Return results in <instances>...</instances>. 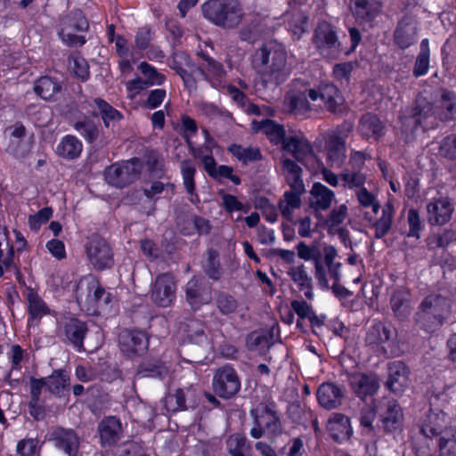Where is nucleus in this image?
<instances>
[{
  "label": "nucleus",
  "mask_w": 456,
  "mask_h": 456,
  "mask_svg": "<svg viewBox=\"0 0 456 456\" xmlns=\"http://www.w3.org/2000/svg\"><path fill=\"white\" fill-rule=\"evenodd\" d=\"M251 62L257 73L273 76L284 68L285 53L275 42H268L255 51Z\"/></svg>",
  "instance_id": "obj_4"
},
{
  "label": "nucleus",
  "mask_w": 456,
  "mask_h": 456,
  "mask_svg": "<svg viewBox=\"0 0 456 456\" xmlns=\"http://www.w3.org/2000/svg\"><path fill=\"white\" fill-rule=\"evenodd\" d=\"M418 22L415 16L405 13L397 22L393 35L394 44L401 50L410 48L418 40Z\"/></svg>",
  "instance_id": "obj_15"
},
{
  "label": "nucleus",
  "mask_w": 456,
  "mask_h": 456,
  "mask_svg": "<svg viewBox=\"0 0 456 456\" xmlns=\"http://www.w3.org/2000/svg\"><path fill=\"white\" fill-rule=\"evenodd\" d=\"M350 386L354 393L363 400L377 393L379 383L374 374L356 373L350 378Z\"/></svg>",
  "instance_id": "obj_34"
},
{
  "label": "nucleus",
  "mask_w": 456,
  "mask_h": 456,
  "mask_svg": "<svg viewBox=\"0 0 456 456\" xmlns=\"http://www.w3.org/2000/svg\"><path fill=\"white\" fill-rule=\"evenodd\" d=\"M180 170L186 191L193 195L195 191L194 175L196 174L195 164L191 159H184L180 163Z\"/></svg>",
  "instance_id": "obj_57"
},
{
  "label": "nucleus",
  "mask_w": 456,
  "mask_h": 456,
  "mask_svg": "<svg viewBox=\"0 0 456 456\" xmlns=\"http://www.w3.org/2000/svg\"><path fill=\"white\" fill-rule=\"evenodd\" d=\"M227 150L245 166L249 162L256 161L261 159L260 151L256 147H242L240 144L233 143L230 145Z\"/></svg>",
  "instance_id": "obj_51"
},
{
  "label": "nucleus",
  "mask_w": 456,
  "mask_h": 456,
  "mask_svg": "<svg viewBox=\"0 0 456 456\" xmlns=\"http://www.w3.org/2000/svg\"><path fill=\"white\" fill-rule=\"evenodd\" d=\"M255 422L262 426L271 436L281 434V423L275 412L267 407H257L251 411Z\"/></svg>",
  "instance_id": "obj_40"
},
{
  "label": "nucleus",
  "mask_w": 456,
  "mask_h": 456,
  "mask_svg": "<svg viewBox=\"0 0 456 456\" xmlns=\"http://www.w3.org/2000/svg\"><path fill=\"white\" fill-rule=\"evenodd\" d=\"M338 256L337 249L331 245L325 247V263L326 272L330 278L333 280V285L330 287L336 297L345 298L349 295V291L339 283L341 278L342 264L336 261Z\"/></svg>",
  "instance_id": "obj_22"
},
{
  "label": "nucleus",
  "mask_w": 456,
  "mask_h": 456,
  "mask_svg": "<svg viewBox=\"0 0 456 456\" xmlns=\"http://www.w3.org/2000/svg\"><path fill=\"white\" fill-rule=\"evenodd\" d=\"M82 151V142L72 134L63 136L56 146V154L69 160L77 159L81 155Z\"/></svg>",
  "instance_id": "obj_42"
},
{
  "label": "nucleus",
  "mask_w": 456,
  "mask_h": 456,
  "mask_svg": "<svg viewBox=\"0 0 456 456\" xmlns=\"http://www.w3.org/2000/svg\"><path fill=\"white\" fill-rule=\"evenodd\" d=\"M392 331L390 327L381 322L373 323L367 330L365 343L370 346H379L390 340Z\"/></svg>",
  "instance_id": "obj_44"
},
{
  "label": "nucleus",
  "mask_w": 456,
  "mask_h": 456,
  "mask_svg": "<svg viewBox=\"0 0 456 456\" xmlns=\"http://www.w3.org/2000/svg\"><path fill=\"white\" fill-rule=\"evenodd\" d=\"M77 302L86 307V310L95 314L97 309L109 305L111 295L107 292L93 275L82 277L75 289Z\"/></svg>",
  "instance_id": "obj_3"
},
{
  "label": "nucleus",
  "mask_w": 456,
  "mask_h": 456,
  "mask_svg": "<svg viewBox=\"0 0 456 456\" xmlns=\"http://www.w3.org/2000/svg\"><path fill=\"white\" fill-rule=\"evenodd\" d=\"M162 402L167 412H177L194 409L199 403V397L195 388L189 386L168 392Z\"/></svg>",
  "instance_id": "obj_13"
},
{
  "label": "nucleus",
  "mask_w": 456,
  "mask_h": 456,
  "mask_svg": "<svg viewBox=\"0 0 456 456\" xmlns=\"http://www.w3.org/2000/svg\"><path fill=\"white\" fill-rule=\"evenodd\" d=\"M429 67V48H428V40L423 39L420 43V51L417 56L415 61L414 68H413V76L415 77H421L425 75Z\"/></svg>",
  "instance_id": "obj_54"
},
{
  "label": "nucleus",
  "mask_w": 456,
  "mask_h": 456,
  "mask_svg": "<svg viewBox=\"0 0 456 456\" xmlns=\"http://www.w3.org/2000/svg\"><path fill=\"white\" fill-rule=\"evenodd\" d=\"M204 134L206 135L207 141H208V143H205L204 145L198 148H193L192 155L194 156L195 159H198L201 161L206 171L208 167V161L215 160V159L213 157L211 145L212 143H214V142L210 140L209 134L207 130H204Z\"/></svg>",
  "instance_id": "obj_61"
},
{
  "label": "nucleus",
  "mask_w": 456,
  "mask_h": 456,
  "mask_svg": "<svg viewBox=\"0 0 456 456\" xmlns=\"http://www.w3.org/2000/svg\"><path fill=\"white\" fill-rule=\"evenodd\" d=\"M279 335L280 328L276 325H273L268 331L264 330L253 331L247 338V347L252 352L264 354Z\"/></svg>",
  "instance_id": "obj_27"
},
{
  "label": "nucleus",
  "mask_w": 456,
  "mask_h": 456,
  "mask_svg": "<svg viewBox=\"0 0 456 456\" xmlns=\"http://www.w3.org/2000/svg\"><path fill=\"white\" fill-rule=\"evenodd\" d=\"M407 224L409 231L406 236L419 240L420 238V232L424 229V224L417 209H409L407 214Z\"/></svg>",
  "instance_id": "obj_60"
},
{
  "label": "nucleus",
  "mask_w": 456,
  "mask_h": 456,
  "mask_svg": "<svg viewBox=\"0 0 456 456\" xmlns=\"http://www.w3.org/2000/svg\"><path fill=\"white\" fill-rule=\"evenodd\" d=\"M433 104L442 122L452 120L456 116L455 93L442 88L439 91V98Z\"/></svg>",
  "instance_id": "obj_37"
},
{
  "label": "nucleus",
  "mask_w": 456,
  "mask_h": 456,
  "mask_svg": "<svg viewBox=\"0 0 456 456\" xmlns=\"http://www.w3.org/2000/svg\"><path fill=\"white\" fill-rule=\"evenodd\" d=\"M452 300L440 290L428 294L414 314L415 323L423 330L434 332L448 319L452 313Z\"/></svg>",
  "instance_id": "obj_1"
},
{
  "label": "nucleus",
  "mask_w": 456,
  "mask_h": 456,
  "mask_svg": "<svg viewBox=\"0 0 456 456\" xmlns=\"http://www.w3.org/2000/svg\"><path fill=\"white\" fill-rule=\"evenodd\" d=\"M302 171L297 163L287 159V184L290 187L287 191V221H289V208H298L301 206L300 197L305 192Z\"/></svg>",
  "instance_id": "obj_11"
},
{
  "label": "nucleus",
  "mask_w": 456,
  "mask_h": 456,
  "mask_svg": "<svg viewBox=\"0 0 456 456\" xmlns=\"http://www.w3.org/2000/svg\"><path fill=\"white\" fill-rule=\"evenodd\" d=\"M342 185L347 189H358L363 188L366 182V175L358 170L345 169L339 174Z\"/></svg>",
  "instance_id": "obj_55"
},
{
  "label": "nucleus",
  "mask_w": 456,
  "mask_h": 456,
  "mask_svg": "<svg viewBox=\"0 0 456 456\" xmlns=\"http://www.w3.org/2000/svg\"><path fill=\"white\" fill-rule=\"evenodd\" d=\"M185 294L186 300L194 310L199 309L203 305L208 304L212 300L210 288L196 278L187 282Z\"/></svg>",
  "instance_id": "obj_31"
},
{
  "label": "nucleus",
  "mask_w": 456,
  "mask_h": 456,
  "mask_svg": "<svg viewBox=\"0 0 456 456\" xmlns=\"http://www.w3.org/2000/svg\"><path fill=\"white\" fill-rule=\"evenodd\" d=\"M169 66L181 77L187 90H196L198 66L188 54L183 52L175 53Z\"/></svg>",
  "instance_id": "obj_17"
},
{
  "label": "nucleus",
  "mask_w": 456,
  "mask_h": 456,
  "mask_svg": "<svg viewBox=\"0 0 456 456\" xmlns=\"http://www.w3.org/2000/svg\"><path fill=\"white\" fill-rule=\"evenodd\" d=\"M70 70L82 81L89 77V66L86 60L79 54H72L69 58Z\"/></svg>",
  "instance_id": "obj_59"
},
{
  "label": "nucleus",
  "mask_w": 456,
  "mask_h": 456,
  "mask_svg": "<svg viewBox=\"0 0 456 456\" xmlns=\"http://www.w3.org/2000/svg\"><path fill=\"white\" fill-rule=\"evenodd\" d=\"M439 456H456V428L445 431L439 438Z\"/></svg>",
  "instance_id": "obj_58"
},
{
  "label": "nucleus",
  "mask_w": 456,
  "mask_h": 456,
  "mask_svg": "<svg viewBox=\"0 0 456 456\" xmlns=\"http://www.w3.org/2000/svg\"><path fill=\"white\" fill-rule=\"evenodd\" d=\"M201 57L207 61V64L203 67L198 66L197 77H202L215 89L224 88L226 71L223 64L208 55L202 54Z\"/></svg>",
  "instance_id": "obj_25"
},
{
  "label": "nucleus",
  "mask_w": 456,
  "mask_h": 456,
  "mask_svg": "<svg viewBox=\"0 0 456 456\" xmlns=\"http://www.w3.org/2000/svg\"><path fill=\"white\" fill-rule=\"evenodd\" d=\"M72 126L89 143L96 141L99 136L98 126L88 117L84 116L74 121Z\"/></svg>",
  "instance_id": "obj_50"
},
{
  "label": "nucleus",
  "mask_w": 456,
  "mask_h": 456,
  "mask_svg": "<svg viewBox=\"0 0 456 456\" xmlns=\"http://www.w3.org/2000/svg\"><path fill=\"white\" fill-rule=\"evenodd\" d=\"M26 299L28 304V325L35 319H40L49 312L48 307L38 294L32 289H28L26 291Z\"/></svg>",
  "instance_id": "obj_46"
},
{
  "label": "nucleus",
  "mask_w": 456,
  "mask_h": 456,
  "mask_svg": "<svg viewBox=\"0 0 456 456\" xmlns=\"http://www.w3.org/2000/svg\"><path fill=\"white\" fill-rule=\"evenodd\" d=\"M205 272L209 278L218 280L221 276L219 254L214 249L208 251V259L205 265Z\"/></svg>",
  "instance_id": "obj_63"
},
{
  "label": "nucleus",
  "mask_w": 456,
  "mask_h": 456,
  "mask_svg": "<svg viewBox=\"0 0 456 456\" xmlns=\"http://www.w3.org/2000/svg\"><path fill=\"white\" fill-rule=\"evenodd\" d=\"M383 428L386 432L391 433L399 430L403 425V414L397 401L387 399L379 413Z\"/></svg>",
  "instance_id": "obj_28"
},
{
  "label": "nucleus",
  "mask_w": 456,
  "mask_h": 456,
  "mask_svg": "<svg viewBox=\"0 0 456 456\" xmlns=\"http://www.w3.org/2000/svg\"><path fill=\"white\" fill-rule=\"evenodd\" d=\"M139 69L145 77V82L149 86L162 85L166 79L165 76L159 73L153 66L142 61L139 65Z\"/></svg>",
  "instance_id": "obj_62"
},
{
  "label": "nucleus",
  "mask_w": 456,
  "mask_h": 456,
  "mask_svg": "<svg viewBox=\"0 0 456 456\" xmlns=\"http://www.w3.org/2000/svg\"><path fill=\"white\" fill-rule=\"evenodd\" d=\"M401 119L403 124L412 125L414 129L421 127L425 131L436 128L441 121L434 104L424 97H418L409 116Z\"/></svg>",
  "instance_id": "obj_6"
},
{
  "label": "nucleus",
  "mask_w": 456,
  "mask_h": 456,
  "mask_svg": "<svg viewBox=\"0 0 456 456\" xmlns=\"http://www.w3.org/2000/svg\"><path fill=\"white\" fill-rule=\"evenodd\" d=\"M297 254L300 259L305 261L313 260L314 264V276L318 285L322 289H330V284L327 278L325 263V247L322 252L316 246H308L305 241L297 243Z\"/></svg>",
  "instance_id": "obj_10"
},
{
  "label": "nucleus",
  "mask_w": 456,
  "mask_h": 456,
  "mask_svg": "<svg viewBox=\"0 0 456 456\" xmlns=\"http://www.w3.org/2000/svg\"><path fill=\"white\" fill-rule=\"evenodd\" d=\"M93 103L98 110V112L94 113V116L100 115L106 127L114 126L117 122L123 118L121 112L113 108L103 99L94 98L93 100Z\"/></svg>",
  "instance_id": "obj_45"
},
{
  "label": "nucleus",
  "mask_w": 456,
  "mask_h": 456,
  "mask_svg": "<svg viewBox=\"0 0 456 456\" xmlns=\"http://www.w3.org/2000/svg\"><path fill=\"white\" fill-rule=\"evenodd\" d=\"M318 403L326 410H334L342 405L345 399V387L333 382H324L316 393Z\"/></svg>",
  "instance_id": "obj_23"
},
{
  "label": "nucleus",
  "mask_w": 456,
  "mask_h": 456,
  "mask_svg": "<svg viewBox=\"0 0 456 456\" xmlns=\"http://www.w3.org/2000/svg\"><path fill=\"white\" fill-rule=\"evenodd\" d=\"M251 130L254 133L263 132L273 144L285 151V129L282 125L268 118L262 121L253 120Z\"/></svg>",
  "instance_id": "obj_29"
},
{
  "label": "nucleus",
  "mask_w": 456,
  "mask_h": 456,
  "mask_svg": "<svg viewBox=\"0 0 456 456\" xmlns=\"http://www.w3.org/2000/svg\"><path fill=\"white\" fill-rule=\"evenodd\" d=\"M202 12L207 20L224 28L237 27L244 16L237 0H208L203 4Z\"/></svg>",
  "instance_id": "obj_2"
},
{
  "label": "nucleus",
  "mask_w": 456,
  "mask_h": 456,
  "mask_svg": "<svg viewBox=\"0 0 456 456\" xmlns=\"http://www.w3.org/2000/svg\"><path fill=\"white\" fill-rule=\"evenodd\" d=\"M56 445L63 450L69 456H75L77 452L79 440L73 430L59 428L54 433Z\"/></svg>",
  "instance_id": "obj_43"
},
{
  "label": "nucleus",
  "mask_w": 456,
  "mask_h": 456,
  "mask_svg": "<svg viewBox=\"0 0 456 456\" xmlns=\"http://www.w3.org/2000/svg\"><path fill=\"white\" fill-rule=\"evenodd\" d=\"M287 273L294 284L290 286L292 293L298 290V292H304L307 299L314 298L312 277L309 276L303 264L290 266Z\"/></svg>",
  "instance_id": "obj_32"
},
{
  "label": "nucleus",
  "mask_w": 456,
  "mask_h": 456,
  "mask_svg": "<svg viewBox=\"0 0 456 456\" xmlns=\"http://www.w3.org/2000/svg\"><path fill=\"white\" fill-rule=\"evenodd\" d=\"M61 332L78 351H84V338L87 332L85 322L76 318H67L62 322Z\"/></svg>",
  "instance_id": "obj_33"
},
{
  "label": "nucleus",
  "mask_w": 456,
  "mask_h": 456,
  "mask_svg": "<svg viewBox=\"0 0 456 456\" xmlns=\"http://www.w3.org/2000/svg\"><path fill=\"white\" fill-rule=\"evenodd\" d=\"M306 87L297 93H292L289 95V112L297 117L305 116L311 110V105L306 98L308 95Z\"/></svg>",
  "instance_id": "obj_49"
},
{
  "label": "nucleus",
  "mask_w": 456,
  "mask_h": 456,
  "mask_svg": "<svg viewBox=\"0 0 456 456\" xmlns=\"http://www.w3.org/2000/svg\"><path fill=\"white\" fill-rule=\"evenodd\" d=\"M121 352L128 357L143 354L149 346L145 332L139 330H123L118 336Z\"/></svg>",
  "instance_id": "obj_19"
},
{
  "label": "nucleus",
  "mask_w": 456,
  "mask_h": 456,
  "mask_svg": "<svg viewBox=\"0 0 456 456\" xmlns=\"http://www.w3.org/2000/svg\"><path fill=\"white\" fill-rule=\"evenodd\" d=\"M327 428L336 442L347 440L353 434L349 418L342 413H333L328 421Z\"/></svg>",
  "instance_id": "obj_38"
},
{
  "label": "nucleus",
  "mask_w": 456,
  "mask_h": 456,
  "mask_svg": "<svg viewBox=\"0 0 456 456\" xmlns=\"http://www.w3.org/2000/svg\"><path fill=\"white\" fill-rule=\"evenodd\" d=\"M356 197L359 204L362 208H371L373 215H377L379 213L380 208L379 202L365 187L356 191Z\"/></svg>",
  "instance_id": "obj_64"
},
{
  "label": "nucleus",
  "mask_w": 456,
  "mask_h": 456,
  "mask_svg": "<svg viewBox=\"0 0 456 456\" xmlns=\"http://www.w3.org/2000/svg\"><path fill=\"white\" fill-rule=\"evenodd\" d=\"M86 251L88 260L95 269L102 270L112 266V249L103 238L98 235L90 237Z\"/></svg>",
  "instance_id": "obj_12"
},
{
  "label": "nucleus",
  "mask_w": 456,
  "mask_h": 456,
  "mask_svg": "<svg viewBox=\"0 0 456 456\" xmlns=\"http://www.w3.org/2000/svg\"><path fill=\"white\" fill-rule=\"evenodd\" d=\"M438 156L456 165V134H451L444 137L438 147Z\"/></svg>",
  "instance_id": "obj_56"
},
{
  "label": "nucleus",
  "mask_w": 456,
  "mask_h": 456,
  "mask_svg": "<svg viewBox=\"0 0 456 456\" xmlns=\"http://www.w3.org/2000/svg\"><path fill=\"white\" fill-rule=\"evenodd\" d=\"M100 443L103 447L115 445L122 437V424L118 418L109 416L98 424Z\"/></svg>",
  "instance_id": "obj_26"
},
{
  "label": "nucleus",
  "mask_w": 456,
  "mask_h": 456,
  "mask_svg": "<svg viewBox=\"0 0 456 456\" xmlns=\"http://www.w3.org/2000/svg\"><path fill=\"white\" fill-rule=\"evenodd\" d=\"M352 12L360 23L371 22L380 13L382 0H353Z\"/></svg>",
  "instance_id": "obj_36"
},
{
  "label": "nucleus",
  "mask_w": 456,
  "mask_h": 456,
  "mask_svg": "<svg viewBox=\"0 0 456 456\" xmlns=\"http://www.w3.org/2000/svg\"><path fill=\"white\" fill-rule=\"evenodd\" d=\"M88 28V21L82 12L75 10L61 20L59 36L69 46H81L86 43V38L84 36L76 35V32H85Z\"/></svg>",
  "instance_id": "obj_7"
},
{
  "label": "nucleus",
  "mask_w": 456,
  "mask_h": 456,
  "mask_svg": "<svg viewBox=\"0 0 456 456\" xmlns=\"http://www.w3.org/2000/svg\"><path fill=\"white\" fill-rule=\"evenodd\" d=\"M394 214L393 205L387 202L382 209V216L373 223L376 239H381L388 233L392 226Z\"/></svg>",
  "instance_id": "obj_48"
},
{
  "label": "nucleus",
  "mask_w": 456,
  "mask_h": 456,
  "mask_svg": "<svg viewBox=\"0 0 456 456\" xmlns=\"http://www.w3.org/2000/svg\"><path fill=\"white\" fill-rule=\"evenodd\" d=\"M35 93L44 100H53L61 92V86L50 77H42L37 80Z\"/></svg>",
  "instance_id": "obj_47"
},
{
  "label": "nucleus",
  "mask_w": 456,
  "mask_h": 456,
  "mask_svg": "<svg viewBox=\"0 0 456 456\" xmlns=\"http://www.w3.org/2000/svg\"><path fill=\"white\" fill-rule=\"evenodd\" d=\"M385 125L378 117L372 112H367L361 116L358 124V132L365 139H374L379 141L385 134Z\"/></svg>",
  "instance_id": "obj_35"
},
{
  "label": "nucleus",
  "mask_w": 456,
  "mask_h": 456,
  "mask_svg": "<svg viewBox=\"0 0 456 456\" xmlns=\"http://www.w3.org/2000/svg\"><path fill=\"white\" fill-rule=\"evenodd\" d=\"M312 151L310 142L301 131L292 128L287 130V152H290L297 162L303 163Z\"/></svg>",
  "instance_id": "obj_30"
},
{
  "label": "nucleus",
  "mask_w": 456,
  "mask_h": 456,
  "mask_svg": "<svg viewBox=\"0 0 456 456\" xmlns=\"http://www.w3.org/2000/svg\"><path fill=\"white\" fill-rule=\"evenodd\" d=\"M448 417L440 410L431 408L425 415L420 425V432L428 438L444 435L447 429Z\"/></svg>",
  "instance_id": "obj_24"
},
{
  "label": "nucleus",
  "mask_w": 456,
  "mask_h": 456,
  "mask_svg": "<svg viewBox=\"0 0 456 456\" xmlns=\"http://www.w3.org/2000/svg\"><path fill=\"white\" fill-rule=\"evenodd\" d=\"M175 297V282L169 273L159 275L152 287L151 299L159 306L167 307Z\"/></svg>",
  "instance_id": "obj_20"
},
{
  "label": "nucleus",
  "mask_w": 456,
  "mask_h": 456,
  "mask_svg": "<svg viewBox=\"0 0 456 456\" xmlns=\"http://www.w3.org/2000/svg\"><path fill=\"white\" fill-rule=\"evenodd\" d=\"M311 206L315 210H327L335 200V193L321 183H314L310 191Z\"/></svg>",
  "instance_id": "obj_41"
},
{
  "label": "nucleus",
  "mask_w": 456,
  "mask_h": 456,
  "mask_svg": "<svg viewBox=\"0 0 456 456\" xmlns=\"http://www.w3.org/2000/svg\"><path fill=\"white\" fill-rule=\"evenodd\" d=\"M212 388L219 397L232 398L240 389V379L236 370L231 365L218 368L213 376Z\"/></svg>",
  "instance_id": "obj_9"
},
{
  "label": "nucleus",
  "mask_w": 456,
  "mask_h": 456,
  "mask_svg": "<svg viewBox=\"0 0 456 456\" xmlns=\"http://www.w3.org/2000/svg\"><path fill=\"white\" fill-rule=\"evenodd\" d=\"M48 390L60 395L64 389L69 387V376L66 370H55L45 380Z\"/></svg>",
  "instance_id": "obj_52"
},
{
  "label": "nucleus",
  "mask_w": 456,
  "mask_h": 456,
  "mask_svg": "<svg viewBox=\"0 0 456 456\" xmlns=\"http://www.w3.org/2000/svg\"><path fill=\"white\" fill-rule=\"evenodd\" d=\"M141 168L142 165L138 159L115 163L106 168L104 172L105 180L113 186L123 187L139 176Z\"/></svg>",
  "instance_id": "obj_8"
},
{
  "label": "nucleus",
  "mask_w": 456,
  "mask_h": 456,
  "mask_svg": "<svg viewBox=\"0 0 456 456\" xmlns=\"http://www.w3.org/2000/svg\"><path fill=\"white\" fill-rule=\"evenodd\" d=\"M354 125L345 121L326 134L325 145L330 167H339L346 159V140L353 131Z\"/></svg>",
  "instance_id": "obj_5"
},
{
  "label": "nucleus",
  "mask_w": 456,
  "mask_h": 456,
  "mask_svg": "<svg viewBox=\"0 0 456 456\" xmlns=\"http://www.w3.org/2000/svg\"><path fill=\"white\" fill-rule=\"evenodd\" d=\"M308 96L312 101L319 98L323 102L327 111L337 114L341 112L344 97L338 88L330 82H321L316 89L310 88Z\"/></svg>",
  "instance_id": "obj_14"
},
{
  "label": "nucleus",
  "mask_w": 456,
  "mask_h": 456,
  "mask_svg": "<svg viewBox=\"0 0 456 456\" xmlns=\"http://www.w3.org/2000/svg\"><path fill=\"white\" fill-rule=\"evenodd\" d=\"M411 295L408 289L395 290L390 297V306L394 316L399 321L406 320L411 312Z\"/></svg>",
  "instance_id": "obj_39"
},
{
  "label": "nucleus",
  "mask_w": 456,
  "mask_h": 456,
  "mask_svg": "<svg viewBox=\"0 0 456 456\" xmlns=\"http://www.w3.org/2000/svg\"><path fill=\"white\" fill-rule=\"evenodd\" d=\"M427 220L431 225L449 223L454 212L452 200L448 197L434 198L427 204Z\"/></svg>",
  "instance_id": "obj_18"
},
{
  "label": "nucleus",
  "mask_w": 456,
  "mask_h": 456,
  "mask_svg": "<svg viewBox=\"0 0 456 456\" xmlns=\"http://www.w3.org/2000/svg\"><path fill=\"white\" fill-rule=\"evenodd\" d=\"M410 370L402 361H394L387 364L386 387L394 394H401L410 384Z\"/></svg>",
  "instance_id": "obj_21"
},
{
  "label": "nucleus",
  "mask_w": 456,
  "mask_h": 456,
  "mask_svg": "<svg viewBox=\"0 0 456 456\" xmlns=\"http://www.w3.org/2000/svg\"><path fill=\"white\" fill-rule=\"evenodd\" d=\"M208 162V167L206 172L209 176L216 180L228 178L236 185L240 183V178L238 175H232L233 169L232 167L226 165L217 167L216 160H209Z\"/></svg>",
  "instance_id": "obj_53"
},
{
  "label": "nucleus",
  "mask_w": 456,
  "mask_h": 456,
  "mask_svg": "<svg viewBox=\"0 0 456 456\" xmlns=\"http://www.w3.org/2000/svg\"><path fill=\"white\" fill-rule=\"evenodd\" d=\"M313 40L319 50L329 51L334 56L344 52L336 28L328 21L323 20L318 23Z\"/></svg>",
  "instance_id": "obj_16"
}]
</instances>
